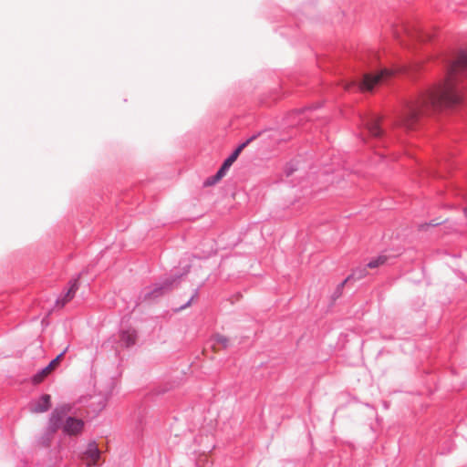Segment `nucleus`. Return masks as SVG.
I'll return each instance as SVG.
<instances>
[{"label":"nucleus","instance_id":"obj_1","mask_svg":"<svg viewBox=\"0 0 467 467\" xmlns=\"http://www.w3.org/2000/svg\"><path fill=\"white\" fill-rule=\"evenodd\" d=\"M442 63L446 70L444 80L421 91L416 98L404 100L397 119L399 125L408 130L413 129L424 114L462 103L465 87H460V83L463 78H467V52L459 50L444 55Z\"/></svg>","mask_w":467,"mask_h":467},{"label":"nucleus","instance_id":"obj_2","mask_svg":"<svg viewBox=\"0 0 467 467\" xmlns=\"http://www.w3.org/2000/svg\"><path fill=\"white\" fill-rule=\"evenodd\" d=\"M409 70L408 66L402 65L391 68L383 67L375 73H363L358 78L345 83L344 88H356L361 91H372L376 86L387 83L394 76L406 73Z\"/></svg>","mask_w":467,"mask_h":467},{"label":"nucleus","instance_id":"obj_3","mask_svg":"<svg viewBox=\"0 0 467 467\" xmlns=\"http://www.w3.org/2000/svg\"><path fill=\"white\" fill-rule=\"evenodd\" d=\"M70 410L71 406L69 404H63L54 409L49 416L47 426L37 440L38 444L43 447H48L50 445L55 433L62 425V420Z\"/></svg>","mask_w":467,"mask_h":467},{"label":"nucleus","instance_id":"obj_4","mask_svg":"<svg viewBox=\"0 0 467 467\" xmlns=\"http://www.w3.org/2000/svg\"><path fill=\"white\" fill-rule=\"evenodd\" d=\"M180 279L179 275H171L160 283L154 284L150 287L143 289L140 296V299L143 302L155 300L169 291H171L174 284Z\"/></svg>","mask_w":467,"mask_h":467},{"label":"nucleus","instance_id":"obj_5","mask_svg":"<svg viewBox=\"0 0 467 467\" xmlns=\"http://www.w3.org/2000/svg\"><path fill=\"white\" fill-rule=\"evenodd\" d=\"M360 127L362 130V140H366L363 132H366L373 139L380 140L384 137L385 131L380 126L381 117L376 114H366L359 116Z\"/></svg>","mask_w":467,"mask_h":467},{"label":"nucleus","instance_id":"obj_6","mask_svg":"<svg viewBox=\"0 0 467 467\" xmlns=\"http://www.w3.org/2000/svg\"><path fill=\"white\" fill-rule=\"evenodd\" d=\"M238 156L236 152H232L223 162L222 166L216 171V173L206 179L204 182L205 186H211L217 183L227 172L233 163L236 161Z\"/></svg>","mask_w":467,"mask_h":467},{"label":"nucleus","instance_id":"obj_7","mask_svg":"<svg viewBox=\"0 0 467 467\" xmlns=\"http://www.w3.org/2000/svg\"><path fill=\"white\" fill-rule=\"evenodd\" d=\"M60 428H62L63 432L67 435H77L82 431L84 421L81 419L67 416L62 420Z\"/></svg>","mask_w":467,"mask_h":467},{"label":"nucleus","instance_id":"obj_8","mask_svg":"<svg viewBox=\"0 0 467 467\" xmlns=\"http://www.w3.org/2000/svg\"><path fill=\"white\" fill-rule=\"evenodd\" d=\"M67 349L68 347H67L54 359H52L47 366L41 368L37 373H36L32 378L33 383L38 384L42 382L43 379L50 373V371L59 363L60 359L63 358Z\"/></svg>","mask_w":467,"mask_h":467},{"label":"nucleus","instance_id":"obj_9","mask_svg":"<svg viewBox=\"0 0 467 467\" xmlns=\"http://www.w3.org/2000/svg\"><path fill=\"white\" fill-rule=\"evenodd\" d=\"M100 457V451L95 441H90L83 452L88 465H95Z\"/></svg>","mask_w":467,"mask_h":467},{"label":"nucleus","instance_id":"obj_10","mask_svg":"<svg viewBox=\"0 0 467 467\" xmlns=\"http://www.w3.org/2000/svg\"><path fill=\"white\" fill-rule=\"evenodd\" d=\"M68 285L69 287L64 293V295L57 299V304L60 305L61 306H64L74 297L77 290L78 289V278L71 279Z\"/></svg>","mask_w":467,"mask_h":467},{"label":"nucleus","instance_id":"obj_11","mask_svg":"<svg viewBox=\"0 0 467 467\" xmlns=\"http://www.w3.org/2000/svg\"><path fill=\"white\" fill-rule=\"evenodd\" d=\"M136 332L135 330L127 329L121 330L119 334V342L121 346L125 348H130L136 343Z\"/></svg>","mask_w":467,"mask_h":467},{"label":"nucleus","instance_id":"obj_12","mask_svg":"<svg viewBox=\"0 0 467 467\" xmlns=\"http://www.w3.org/2000/svg\"><path fill=\"white\" fill-rule=\"evenodd\" d=\"M51 397L48 394H43L34 404L32 410L37 413H43L49 410L51 406Z\"/></svg>","mask_w":467,"mask_h":467},{"label":"nucleus","instance_id":"obj_13","mask_svg":"<svg viewBox=\"0 0 467 467\" xmlns=\"http://www.w3.org/2000/svg\"><path fill=\"white\" fill-rule=\"evenodd\" d=\"M410 34H411V37H413V38L417 39V41H420V42L431 41L433 37L432 34L426 32L421 28H417V29H415V31L413 33H410Z\"/></svg>","mask_w":467,"mask_h":467},{"label":"nucleus","instance_id":"obj_14","mask_svg":"<svg viewBox=\"0 0 467 467\" xmlns=\"http://www.w3.org/2000/svg\"><path fill=\"white\" fill-rule=\"evenodd\" d=\"M368 275V266L367 265L364 266L357 267L353 270L352 274L349 275L347 278L350 280H360Z\"/></svg>","mask_w":467,"mask_h":467},{"label":"nucleus","instance_id":"obj_15","mask_svg":"<svg viewBox=\"0 0 467 467\" xmlns=\"http://www.w3.org/2000/svg\"><path fill=\"white\" fill-rule=\"evenodd\" d=\"M388 260V256L385 255V254H379L378 255L376 258H373L371 259L368 264H367V266L368 268H377L380 265H383L384 264H386Z\"/></svg>","mask_w":467,"mask_h":467},{"label":"nucleus","instance_id":"obj_16","mask_svg":"<svg viewBox=\"0 0 467 467\" xmlns=\"http://www.w3.org/2000/svg\"><path fill=\"white\" fill-rule=\"evenodd\" d=\"M299 169V161H296V160H293L291 161L290 162H288L285 169H284V172L285 174L286 177H289L291 176L296 171H297Z\"/></svg>","mask_w":467,"mask_h":467},{"label":"nucleus","instance_id":"obj_17","mask_svg":"<svg viewBox=\"0 0 467 467\" xmlns=\"http://www.w3.org/2000/svg\"><path fill=\"white\" fill-rule=\"evenodd\" d=\"M214 342L221 345L223 348H227L229 346V338L223 335L217 334L214 336Z\"/></svg>","mask_w":467,"mask_h":467},{"label":"nucleus","instance_id":"obj_18","mask_svg":"<svg viewBox=\"0 0 467 467\" xmlns=\"http://www.w3.org/2000/svg\"><path fill=\"white\" fill-rule=\"evenodd\" d=\"M257 137V135H253L252 137H250L249 139H247L245 141H244L243 143H241L234 150V152H236V155L239 156L240 153L242 152V150L247 147L255 138Z\"/></svg>","mask_w":467,"mask_h":467},{"label":"nucleus","instance_id":"obj_19","mask_svg":"<svg viewBox=\"0 0 467 467\" xmlns=\"http://www.w3.org/2000/svg\"><path fill=\"white\" fill-rule=\"evenodd\" d=\"M349 281V278H346L345 280H343L340 284L337 285V288L335 289L334 293H333V299L336 300L337 298H338L341 294H342V291H343V287L344 285Z\"/></svg>","mask_w":467,"mask_h":467},{"label":"nucleus","instance_id":"obj_20","mask_svg":"<svg viewBox=\"0 0 467 467\" xmlns=\"http://www.w3.org/2000/svg\"><path fill=\"white\" fill-rule=\"evenodd\" d=\"M198 296V289H196L193 293V295L191 296V298L182 306H181L180 307H178L175 311H181V310H183L185 309L186 307L190 306L192 300Z\"/></svg>","mask_w":467,"mask_h":467},{"label":"nucleus","instance_id":"obj_21","mask_svg":"<svg viewBox=\"0 0 467 467\" xmlns=\"http://www.w3.org/2000/svg\"><path fill=\"white\" fill-rule=\"evenodd\" d=\"M439 224H441V222H436L435 220H432L430 222V223H427L425 225H420V228H424L427 225L437 226Z\"/></svg>","mask_w":467,"mask_h":467},{"label":"nucleus","instance_id":"obj_22","mask_svg":"<svg viewBox=\"0 0 467 467\" xmlns=\"http://www.w3.org/2000/svg\"><path fill=\"white\" fill-rule=\"evenodd\" d=\"M175 275H179L180 277L182 275V274H177V273ZM183 275H186V272H183Z\"/></svg>","mask_w":467,"mask_h":467}]
</instances>
